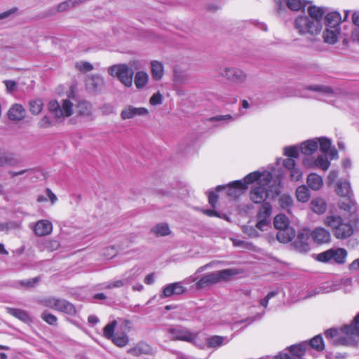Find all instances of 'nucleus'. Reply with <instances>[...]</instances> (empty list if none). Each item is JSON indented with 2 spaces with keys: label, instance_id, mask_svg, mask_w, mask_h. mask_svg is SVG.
Returning a JSON list of instances; mask_svg holds the SVG:
<instances>
[{
  "label": "nucleus",
  "instance_id": "obj_1",
  "mask_svg": "<svg viewBox=\"0 0 359 359\" xmlns=\"http://www.w3.org/2000/svg\"><path fill=\"white\" fill-rule=\"evenodd\" d=\"M238 273V272L236 269H226L208 273L198 280H197L198 278L196 276H190L187 279L186 282L190 283L196 281V288L201 290L222 281H229Z\"/></svg>",
  "mask_w": 359,
  "mask_h": 359
},
{
  "label": "nucleus",
  "instance_id": "obj_2",
  "mask_svg": "<svg viewBox=\"0 0 359 359\" xmlns=\"http://www.w3.org/2000/svg\"><path fill=\"white\" fill-rule=\"evenodd\" d=\"M141 68L140 62L137 60L131 61L128 64L114 65L108 68V73L113 77H116L126 87L130 88L133 86L134 71L133 69Z\"/></svg>",
  "mask_w": 359,
  "mask_h": 359
},
{
  "label": "nucleus",
  "instance_id": "obj_3",
  "mask_svg": "<svg viewBox=\"0 0 359 359\" xmlns=\"http://www.w3.org/2000/svg\"><path fill=\"white\" fill-rule=\"evenodd\" d=\"M294 28L299 35L313 38L320 34L323 23L306 15H299L294 21Z\"/></svg>",
  "mask_w": 359,
  "mask_h": 359
},
{
  "label": "nucleus",
  "instance_id": "obj_4",
  "mask_svg": "<svg viewBox=\"0 0 359 359\" xmlns=\"http://www.w3.org/2000/svg\"><path fill=\"white\" fill-rule=\"evenodd\" d=\"M325 337H337L345 334L350 337H359V312L354 316L350 324L340 327H331L325 331Z\"/></svg>",
  "mask_w": 359,
  "mask_h": 359
},
{
  "label": "nucleus",
  "instance_id": "obj_5",
  "mask_svg": "<svg viewBox=\"0 0 359 359\" xmlns=\"http://www.w3.org/2000/svg\"><path fill=\"white\" fill-rule=\"evenodd\" d=\"M116 328L118 337H126L131 329V323L130 320L121 318L112 320L104 327V337H114Z\"/></svg>",
  "mask_w": 359,
  "mask_h": 359
},
{
  "label": "nucleus",
  "instance_id": "obj_6",
  "mask_svg": "<svg viewBox=\"0 0 359 359\" xmlns=\"http://www.w3.org/2000/svg\"><path fill=\"white\" fill-rule=\"evenodd\" d=\"M348 252L342 248H331L317 255V259L321 262H333L343 264L346 262Z\"/></svg>",
  "mask_w": 359,
  "mask_h": 359
},
{
  "label": "nucleus",
  "instance_id": "obj_7",
  "mask_svg": "<svg viewBox=\"0 0 359 359\" xmlns=\"http://www.w3.org/2000/svg\"><path fill=\"white\" fill-rule=\"evenodd\" d=\"M48 109L56 119L62 120L73 114V104L69 100H63L61 104L51 100L48 103Z\"/></svg>",
  "mask_w": 359,
  "mask_h": 359
},
{
  "label": "nucleus",
  "instance_id": "obj_8",
  "mask_svg": "<svg viewBox=\"0 0 359 359\" xmlns=\"http://www.w3.org/2000/svg\"><path fill=\"white\" fill-rule=\"evenodd\" d=\"M217 73L219 76L236 84L243 83L248 77L247 74L242 69L231 67H219Z\"/></svg>",
  "mask_w": 359,
  "mask_h": 359
},
{
  "label": "nucleus",
  "instance_id": "obj_9",
  "mask_svg": "<svg viewBox=\"0 0 359 359\" xmlns=\"http://www.w3.org/2000/svg\"><path fill=\"white\" fill-rule=\"evenodd\" d=\"M271 212L272 208L269 203H262L257 214V222L255 226L257 229L262 231L267 229L270 225Z\"/></svg>",
  "mask_w": 359,
  "mask_h": 359
},
{
  "label": "nucleus",
  "instance_id": "obj_10",
  "mask_svg": "<svg viewBox=\"0 0 359 359\" xmlns=\"http://www.w3.org/2000/svg\"><path fill=\"white\" fill-rule=\"evenodd\" d=\"M269 191V184L262 183L255 184L250 192V198L254 203L259 204L266 203Z\"/></svg>",
  "mask_w": 359,
  "mask_h": 359
},
{
  "label": "nucleus",
  "instance_id": "obj_11",
  "mask_svg": "<svg viewBox=\"0 0 359 359\" xmlns=\"http://www.w3.org/2000/svg\"><path fill=\"white\" fill-rule=\"evenodd\" d=\"M272 179V175L269 172H251L244 178L243 184L247 187L248 184L255 182V184H260L262 183L270 184Z\"/></svg>",
  "mask_w": 359,
  "mask_h": 359
},
{
  "label": "nucleus",
  "instance_id": "obj_12",
  "mask_svg": "<svg viewBox=\"0 0 359 359\" xmlns=\"http://www.w3.org/2000/svg\"><path fill=\"white\" fill-rule=\"evenodd\" d=\"M309 237L310 233L308 230H302L298 233L296 240L292 243L293 248L299 252H308L310 249Z\"/></svg>",
  "mask_w": 359,
  "mask_h": 359
},
{
  "label": "nucleus",
  "instance_id": "obj_13",
  "mask_svg": "<svg viewBox=\"0 0 359 359\" xmlns=\"http://www.w3.org/2000/svg\"><path fill=\"white\" fill-rule=\"evenodd\" d=\"M352 280L351 278L341 279L338 284L331 283L322 286L318 290H312L308 293L306 298L311 297L320 293H329L339 290L340 285H351Z\"/></svg>",
  "mask_w": 359,
  "mask_h": 359
},
{
  "label": "nucleus",
  "instance_id": "obj_14",
  "mask_svg": "<svg viewBox=\"0 0 359 359\" xmlns=\"http://www.w3.org/2000/svg\"><path fill=\"white\" fill-rule=\"evenodd\" d=\"M149 114V111L145 107H135L133 105H126L121 112L122 120L131 119L135 116H144Z\"/></svg>",
  "mask_w": 359,
  "mask_h": 359
},
{
  "label": "nucleus",
  "instance_id": "obj_15",
  "mask_svg": "<svg viewBox=\"0 0 359 359\" xmlns=\"http://www.w3.org/2000/svg\"><path fill=\"white\" fill-rule=\"evenodd\" d=\"M86 88L90 92L100 91L104 86V78L99 74H93L86 79Z\"/></svg>",
  "mask_w": 359,
  "mask_h": 359
},
{
  "label": "nucleus",
  "instance_id": "obj_16",
  "mask_svg": "<svg viewBox=\"0 0 359 359\" xmlns=\"http://www.w3.org/2000/svg\"><path fill=\"white\" fill-rule=\"evenodd\" d=\"M185 287L180 282L168 284L163 290L160 294L161 298L169 297L172 295H180L185 292Z\"/></svg>",
  "mask_w": 359,
  "mask_h": 359
},
{
  "label": "nucleus",
  "instance_id": "obj_17",
  "mask_svg": "<svg viewBox=\"0 0 359 359\" xmlns=\"http://www.w3.org/2000/svg\"><path fill=\"white\" fill-rule=\"evenodd\" d=\"M310 235L313 241L318 244L327 243L331 240V234L330 231L323 227L315 228Z\"/></svg>",
  "mask_w": 359,
  "mask_h": 359
},
{
  "label": "nucleus",
  "instance_id": "obj_18",
  "mask_svg": "<svg viewBox=\"0 0 359 359\" xmlns=\"http://www.w3.org/2000/svg\"><path fill=\"white\" fill-rule=\"evenodd\" d=\"M33 230L37 236H45L51 233L53 224L47 219H41L34 224Z\"/></svg>",
  "mask_w": 359,
  "mask_h": 359
},
{
  "label": "nucleus",
  "instance_id": "obj_19",
  "mask_svg": "<svg viewBox=\"0 0 359 359\" xmlns=\"http://www.w3.org/2000/svg\"><path fill=\"white\" fill-rule=\"evenodd\" d=\"M353 233L352 226L344 220L334 231V236L338 239H345L350 237Z\"/></svg>",
  "mask_w": 359,
  "mask_h": 359
},
{
  "label": "nucleus",
  "instance_id": "obj_20",
  "mask_svg": "<svg viewBox=\"0 0 359 359\" xmlns=\"http://www.w3.org/2000/svg\"><path fill=\"white\" fill-rule=\"evenodd\" d=\"M246 189L247 187L242 181H235L229 185L227 195L236 198L239 197Z\"/></svg>",
  "mask_w": 359,
  "mask_h": 359
},
{
  "label": "nucleus",
  "instance_id": "obj_21",
  "mask_svg": "<svg viewBox=\"0 0 359 359\" xmlns=\"http://www.w3.org/2000/svg\"><path fill=\"white\" fill-rule=\"evenodd\" d=\"M135 279L134 275H128L126 273L123 278L121 280L108 282L103 284V289H112L122 287L126 285L130 284Z\"/></svg>",
  "mask_w": 359,
  "mask_h": 359
},
{
  "label": "nucleus",
  "instance_id": "obj_22",
  "mask_svg": "<svg viewBox=\"0 0 359 359\" xmlns=\"http://www.w3.org/2000/svg\"><path fill=\"white\" fill-rule=\"evenodd\" d=\"M352 196H343V199L339 202V208L350 214L355 213L358 207L356 203L352 199Z\"/></svg>",
  "mask_w": 359,
  "mask_h": 359
},
{
  "label": "nucleus",
  "instance_id": "obj_23",
  "mask_svg": "<svg viewBox=\"0 0 359 359\" xmlns=\"http://www.w3.org/2000/svg\"><path fill=\"white\" fill-rule=\"evenodd\" d=\"M341 22V17L338 12H330L325 17L326 28H339V25Z\"/></svg>",
  "mask_w": 359,
  "mask_h": 359
},
{
  "label": "nucleus",
  "instance_id": "obj_24",
  "mask_svg": "<svg viewBox=\"0 0 359 359\" xmlns=\"http://www.w3.org/2000/svg\"><path fill=\"white\" fill-rule=\"evenodd\" d=\"M341 34L339 28H326L323 32V37L325 43L334 44Z\"/></svg>",
  "mask_w": 359,
  "mask_h": 359
},
{
  "label": "nucleus",
  "instance_id": "obj_25",
  "mask_svg": "<svg viewBox=\"0 0 359 359\" xmlns=\"http://www.w3.org/2000/svg\"><path fill=\"white\" fill-rule=\"evenodd\" d=\"M6 310L8 314L15 317L16 318L22 320V322L29 323L32 321L31 316H29L28 312L25 310L11 307H6Z\"/></svg>",
  "mask_w": 359,
  "mask_h": 359
},
{
  "label": "nucleus",
  "instance_id": "obj_26",
  "mask_svg": "<svg viewBox=\"0 0 359 359\" xmlns=\"http://www.w3.org/2000/svg\"><path fill=\"white\" fill-rule=\"evenodd\" d=\"M295 236V231L293 228H285L278 231L276 234L277 240L283 243H287L291 241Z\"/></svg>",
  "mask_w": 359,
  "mask_h": 359
},
{
  "label": "nucleus",
  "instance_id": "obj_27",
  "mask_svg": "<svg viewBox=\"0 0 359 359\" xmlns=\"http://www.w3.org/2000/svg\"><path fill=\"white\" fill-rule=\"evenodd\" d=\"M151 233L156 237H163L170 235L172 231L167 223L161 222L154 225L151 229Z\"/></svg>",
  "mask_w": 359,
  "mask_h": 359
},
{
  "label": "nucleus",
  "instance_id": "obj_28",
  "mask_svg": "<svg viewBox=\"0 0 359 359\" xmlns=\"http://www.w3.org/2000/svg\"><path fill=\"white\" fill-rule=\"evenodd\" d=\"M8 114L10 119L20 121L24 118L25 109L21 104H15L9 109Z\"/></svg>",
  "mask_w": 359,
  "mask_h": 359
},
{
  "label": "nucleus",
  "instance_id": "obj_29",
  "mask_svg": "<svg viewBox=\"0 0 359 359\" xmlns=\"http://www.w3.org/2000/svg\"><path fill=\"white\" fill-rule=\"evenodd\" d=\"M306 183L312 190L318 191L323 187V180L320 175L311 173L307 177Z\"/></svg>",
  "mask_w": 359,
  "mask_h": 359
},
{
  "label": "nucleus",
  "instance_id": "obj_30",
  "mask_svg": "<svg viewBox=\"0 0 359 359\" xmlns=\"http://www.w3.org/2000/svg\"><path fill=\"white\" fill-rule=\"evenodd\" d=\"M134 76V83L137 89L144 88L149 82V74L144 71H138Z\"/></svg>",
  "mask_w": 359,
  "mask_h": 359
},
{
  "label": "nucleus",
  "instance_id": "obj_31",
  "mask_svg": "<svg viewBox=\"0 0 359 359\" xmlns=\"http://www.w3.org/2000/svg\"><path fill=\"white\" fill-rule=\"evenodd\" d=\"M306 89L318 92L325 96H332L335 94V90L329 86L311 85L306 86Z\"/></svg>",
  "mask_w": 359,
  "mask_h": 359
},
{
  "label": "nucleus",
  "instance_id": "obj_32",
  "mask_svg": "<svg viewBox=\"0 0 359 359\" xmlns=\"http://www.w3.org/2000/svg\"><path fill=\"white\" fill-rule=\"evenodd\" d=\"M307 17L317 20L320 23H323V18L325 13V9L323 7L311 6L307 9Z\"/></svg>",
  "mask_w": 359,
  "mask_h": 359
},
{
  "label": "nucleus",
  "instance_id": "obj_33",
  "mask_svg": "<svg viewBox=\"0 0 359 359\" xmlns=\"http://www.w3.org/2000/svg\"><path fill=\"white\" fill-rule=\"evenodd\" d=\"M318 149V141L316 139L309 140L301 144L300 150L304 155H311Z\"/></svg>",
  "mask_w": 359,
  "mask_h": 359
},
{
  "label": "nucleus",
  "instance_id": "obj_34",
  "mask_svg": "<svg viewBox=\"0 0 359 359\" xmlns=\"http://www.w3.org/2000/svg\"><path fill=\"white\" fill-rule=\"evenodd\" d=\"M76 111L79 116L90 117L92 115V106L87 101H80L76 107Z\"/></svg>",
  "mask_w": 359,
  "mask_h": 359
},
{
  "label": "nucleus",
  "instance_id": "obj_35",
  "mask_svg": "<svg viewBox=\"0 0 359 359\" xmlns=\"http://www.w3.org/2000/svg\"><path fill=\"white\" fill-rule=\"evenodd\" d=\"M342 221H343V219L341 216L335 215H327L324 219V224L326 226L330 227L332 229V233H334V231L337 229V228L339 226V225H340V224L341 223Z\"/></svg>",
  "mask_w": 359,
  "mask_h": 359
},
{
  "label": "nucleus",
  "instance_id": "obj_36",
  "mask_svg": "<svg viewBox=\"0 0 359 359\" xmlns=\"http://www.w3.org/2000/svg\"><path fill=\"white\" fill-rule=\"evenodd\" d=\"M55 310L68 314H74L76 312L75 308L72 304L62 299H57Z\"/></svg>",
  "mask_w": 359,
  "mask_h": 359
},
{
  "label": "nucleus",
  "instance_id": "obj_37",
  "mask_svg": "<svg viewBox=\"0 0 359 359\" xmlns=\"http://www.w3.org/2000/svg\"><path fill=\"white\" fill-rule=\"evenodd\" d=\"M151 72L152 78L156 81H159L163 76V65L161 62L154 60L151 62Z\"/></svg>",
  "mask_w": 359,
  "mask_h": 359
},
{
  "label": "nucleus",
  "instance_id": "obj_38",
  "mask_svg": "<svg viewBox=\"0 0 359 359\" xmlns=\"http://www.w3.org/2000/svg\"><path fill=\"white\" fill-rule=\"evenodd\" d=\"M311 209L315 213L319 215L323 214L325 212L327 209V203L323 198H315L312 200L311 202Z\"/></svg>",
  "mask_w": 359,
  "mask_h": 359
},
{
  "label": "nucleus",
  "instance_id": "obj_39",
  "mask_svg": "<svg viewBox=\"0 0 359 359\" xmlns=\"http://www.w3.org/2000/svg\"><path fill=\"white\" fill-rule=\"evenodd\" d=\"M29 111L33 115H39L43 107V102L41 99L34 98L30 100L28 103Z\"/></svg>",
  "mask_w": 359,
  "mask_h": 359
},
{
  "label": "nucleus",
  "instance_id": "obj_40",
  "mask_svg": "<svg viewBox=\"0 0 359 359\" xmlns=\"http://www.w3.org/2000/svg\"><path fill=\"white\" fill-rule=\"evenodd\" d=\"M337 193L340 196H353L350 183L347 181L339 182L337 185Z\"/></svg>",
  "mask_w": 359,
  "mask_h": 359
},
{
  "label": "nucleus",
  "instance_id": "obj_41",
  "mask_svg": "<svg viewBox=\"0 0 359 359\" xmlns=\"http://www.w3.org/2000/svg\"><path fill=\"white\" fill-rule=\"evenodd\" d=\"M307 347L308 344L306 343H301L290 346V357H302Z\"/></svg>",
  "mask_w": 359,
  "mask_h": 359
},
{
  "label": "nucleus",
  "instance_id": "obj_42",
  "mask_svg": "<svg viewBox=\"0 0 359 359\" xmlns=\"http://www.w3.org/2000/svg\"><path fill=\"white\" fill-rule=\"evenodd\" d=\"M296 197L302 203L309 201L311 197L309 189L305 185L298 187L296 189Z\"/></svg>",
  "mask_w": 359,
  "mask_h": 359
},
{
  "label": "nucleus",
  "instance_id": "obj_43",
  "mask_svg": "<svg viewBox=\"0 0 359 359\" xmlns=\"http://www.w3.org/2000/svg\"><path fill=\"white\" fill-rule=\"evenodd\" d=\"M275 228L278 231L285 228H290L287 217L284 215H278L273 220Z\"/></svg>",
  "mask_w": 359,
  "mask_h": 359
},
{
  "label": "nucleus",
  "instance_id": "obj_44",
  "mask_svg": "<svg viewBox=\"0 0 359 359\" xmlns=\"http://www.w3.org/2000/svg\"><path fill=\"white\" fill-rule=\"evenodd\" d=\"M18 163V160L11 154H4L0 156V167L13 166Z\"/></svg>",
  "mask_w": 359,
  "mask_h": 359
},
{
  "label": "nucleus",
  "instance_id": "obj_45",
  "mask_svg": "<svg viewBox=\"0 0 359 359\" xmlns=\"http://www.w3.org/2000/svg\"><path fill=\"white\" fill-rule=\"evenodd\" d=\"M278 203L283 209L288 211L293 205V199L291 196L284 194L279 197Z\"/></svg>",
  "mask_w": 359,
  "mask_h": 359
},
{
  "label": "nucleus",
  "instance_id": "obj_46",
  "mask_svg": "<svg viewBox=\"0 0 359 359\" xmlns=\"http://www.w3.org/2000/svg\"><path fill=\"white\" fill-rule=\"evenodd\" d=\"M168 333L173 335V337H190L189 332L181 326H175L169 328Z\"/></svg>",
  "mask_w": 359,
  "mask_h": 359
},
{
  "label": "nucleus",
  "instance_id": "obj_47",
  "mask_svg": "<svg viewBox=\"0 0 359 359\" xmlns=\"http://www.w3.org/2000/svg\"><path fill=\"white\" fill-rule=\"evenodd\" d=\"M179 339H184L201 349L206 348L207 339H208V338H179Z\"/></svg>",
  "mask_w": 359,
  "mask_h": 359
},
{
  "label": "nucleus",
  "instance_id": "obj_48",
  "mask_svg": "<svg viewBox=\"0 0 359 359\" xmlns=\"http://www.w3.org/2000/svg\"><path fill=\"white\" fill-rule=\"evenodd\" d=\"M285 4L288 8L294 11H298L306 6L302 0H285Z\"/></svg>",
  "mask_w": 359,
  "mask_h": 359
},
{
  "label": "nucleus",
  "instance_id": "obj_49",
  "mask_svg": "<svg viewBox=\"0 0 359 359\" xmlns=\"http://www.w3.org/2000/svg\"><path fill=\"white\" fill-rule=\"evenodd\" d=\"M330 161L327 160L326 154L318 156L315 160V165L323 170H327L330 166Z\"/></svg>",
  "mask_w": 359,
  "mask_h": 359
},
{
  "label": "nucleus",
  "instance_id": "obj_50",
  "mask_svg": "<svg viewBox=\"0 0 359 359\" xmlns=\"http://www.w3.org/2000/svg\"><path fill=\"white\" fill-rule=\"evenodd\" d=\"M60 243L56 240H46L42 243V249L48 251H54L59 248Z\"/></svg>",
  "mask_w": 359,
  "mask_h": 359
},
{
  "label": "nucleus",
  "instance_id": "obj_51",
  "mask_svg": "<svg viewBox=\"0 0 359 359\" xmlns=\"http://www.w3.org/2000/svg\"><path fill=\"white\" fill-rule=\"evenodd\" d=\"M318 141V146L320 147V150L324 153V154H326V153L330 150L331 147V141L325 137H320L316 139Z\"/></svg>",
  "mask_w": 359,
  "mask_h": 359
},
{
  "label": "nucleus",
  "instance_id": "obj_52",
  "mask_svg": "<svg viewBox=\"0 0 359 359\" xmlns=\"http://www.w3.org/2000/svg\"><path fill=\"white\" fill-rule=\"evenodd\" d=\"M309 346L320 351L325 348V344L323 338H311L309 344H308Z\"/></svg>",
  "mask_w": 359,
  "mask_h": 359
},
{
  "label": "nucleus",
  "instance_id": "obj_53",
  "mask_svg": "<svg viewBox=\"0 0 359 359\" xmlns=\"http://www.w3.org/2000/svg\"><path fill=\"white\" fill-rule=\"evenodd\" d=\"M150 352V348L148 346L138 345L137 346L128 350V353L134 355H139L144 353L147 354Z\"/></svg>",
  "mask_w": 359,
  "mask_h": 359
},
{
  "label": "nucleus",
  "instance_id": "obj_54",
  "mask_svg": "<svg viewBox=\"0 0 359 359\" xmlns=\"http://www.w3.org/2000/svg\"><path fill=\"white\" fill-rule=\"evenodd\" d=\"M75 67L80 72H88L93 69V66L90 62L86 61L78 62L75 64Z\"/></svg>",
  "mask_w": 359,
  "mask_h": 359
},
{
  "label": "nucleus",
  "instance_id": "obj_55",
  "mask_svg": "<svg viewBox=\"0 0 359 359\" xmlns=\"http://www.w3.org/2000/svg\"><path fill=\"white\" fill-rule=\"evenodd\" d=\"M39 281V277L34 278L20 280L16 284L17 286L25 287H33Z\"/></svg>",
  "mask_w": 359,
  "mask_h": 359
},
{
  "label": "nucleus",
  "instance_id": "obj_56",
  "mask_svg": "<svg viewBox=\"0 0 359 359\" xmlns=\"http://www.w3.org/2000/svg\"><path fill=\"white\" fill-rule=\"evenodd\" d=\"M224 344V338H208L206 348H217Z\"/></svg>",
  "mask_w": 359,
  "mask_h": 359
},
{
  "label": "nucleus",
  "instance_id": "obj_57",
  "mask_svg": "<svg viewBox=\"0 0 359 359\" xmlns=\"http://www.w3.org/2000/svg\"><path fill=\"white\" fill-rule=\"evenodd\" d=\"M234 120L233 117L230 114L226 115H218L209 118L208 121L210 122L214 121H223L225 123H229Z\"/></svg>",
  "mask_w": 359,
  "mask_h": 359
},
{
  "label": "nucleus",
  "instance_id": "obj_58",
  "mask_svg": "<svg viewBox=\"0 0 359 359\" xmlns=\"http://www.w3.org/2000/svg\"><path fill=\"white\" fill-rule=\"evenodd\" d=\"M284 154L291 158H297L299 156L298 149L294 146L285 147Z\"/></svg>",
  "mask_w": 359,
  "mask_h": 359
},
{
  "label": "nucleus",
  "instance_id": "obj_59",
  "mask_svg": "<svg viewBox=\"0 0 359 359\" xmlns=\"http://www.w3.org/2000/svg\"><path fill=\"white\" fill-rule=\"evenodd\" d=\"M42 319L50 325H55L57 323V317L48 311H44L41 314Z\"/></svg>",
  "mask_w": 359,
  "mask_h": 359
},
{
  "label": "nucleus",
  "instance_id": "obj_60",
  "mask_svg": "<svg viewBox=\"0 0 359 359\" xmlns=\"http://www.w3.org/2000/svg\"><path fill=\"white\" fill-rule=\"evenodd\" d=\"M53 125L52 121L48 116H43L38 122V127L40 128H48Z\"/></svg>",
  "mask_w": 359,
  "mask_h": 359
},
{
  "label": "nucleus",
  "instance_id": "obj_61",
  "mask_svg": "<svg viewBox=\"0 0 359 359\" xmlns=\"http://www.w3.org/2000/svg\"><path fill=\"white\" fill-rule=\"evenodd\" d=\"M162 101L163 96L159 92L153 94V95L149 99V103L153 106L161 104Z\"/></svg>",
  "mask_w": 359,
  "mask_h": 359
},
{
  "label": "nucleus",
  "instance_id": "obj_62",
  "mask_svg": "<svg viewBox=\"0 0 359 359\" xmlns=\"http://www.w3.org/2000/svg\"><path fill=\"white\" fill-rule=\"evenodd\" d=\"M342 345L355 346L359 344V338H339Z\"/></svg>",
  "mask_w": 359,
  "mask_h": 359
},
{
  "label": "nucleus",
  "instance_id": "obj_63",
  "mask_svg": "<svg viewBox=\"0 0 359 359\" xmlns=\"http://www.w3.org/2000/svg\"><path fill=\"white\" fill-rule=\"evenodd\" d=\"M108 341H111L114 344L116 345L118 347L125 346L128 342V338H106Z\"/></svg>",
  "mask_w": 359,
  "mask_h": 359
},
{
  "label": "nucleus",
  "instance_id": "obj_64",
  "mask_svg": "<svg viewBox=\"0 0 359 359\" xmlns=\"http://www.w3.org/2000/svg\"><path fill=\"white\" fill-rule=\"evenodd\" d=\"M290 172V179L292 181H299L302 177V171L296 167L291 169Z\"/></svg>",
  "mask_w": 359,
  "mask_h": 359
}]
</instances>
